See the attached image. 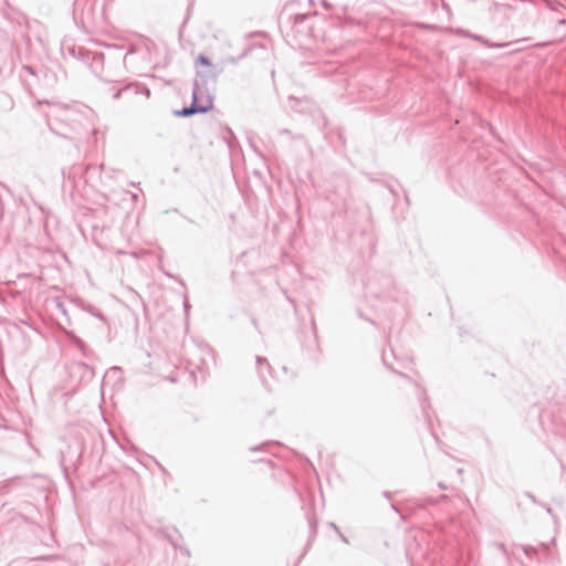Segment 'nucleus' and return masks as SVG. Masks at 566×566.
Returning a JSON list of instances; mask_svg holds the SVG:
<instances>
[{
  "label": "nucleus",
  "instance_id": "nucleus-2",
  "mask_svg": "<svg viewBox=\"0 0 566 566\" xmlns=\"http://www.w3.org/2000/svg\"><path fill=\"white\" fill-rule=\"evenodd\" d=\"M200 62L202 64H208V60L206 57H203V56L200 57Z\"/></svg>",
  "mask_w": 566,
  "mask_h": 566
},
{
  "label": "nucleus",
  "instance_id": "nucleus-1",
  "mask_svg": "<svg viewBox=\"0 0 566 566\" xmlns=\"http://www.w3.org/2000/svg\"><path fill=\"white\" fill-rule=\"evenodd\" d=\"M199 91L195 90L193 92V103L190 107L184 108L176 114L178 116H189L195 113H207L212 109L213 103L211 98H208L205 103H200L198 98Z\"/></svg>",
  "mask_w": 566,
  "mask_h": 566
}]
</instances>
